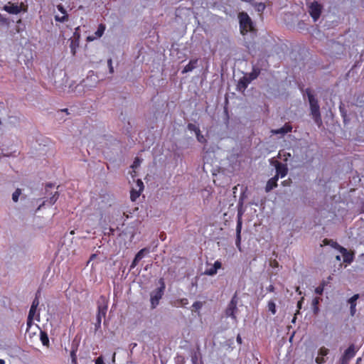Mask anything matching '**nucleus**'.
<instances>
[{
    "instance_id": "42",
    "label": "nucleus",
    "mask_w": 364,
    "mask_h": 364,
    "mask_svg": "<svg viewBox=\"0 0 364 364\" xmlns=\"http://www.w3.org/2000/svg\"><path fill=\"white\" fill-rule=\"evenodd\" d=\"M38 304H39L38 299V298H35L34 300L33 301V303H32L31 307H33V309H37V307H38Z\"/></svg>"
},
{
    "instance_id": "16",
    "label": "nucleus",
    "mask_w": 364,
    "mask_h": 364,
    "mask_svg": "<svg viewBox=\"0 0 364 364\" xmlns=\"http://www.w3.org/2000/svg\"><path fill=\"white\" fill-rule=\"evenodd\" d=\"M279 178H277V176H274L272 177V178H270L267 183V185H266V187H265V191L267 193L269 192L270 191H272L273 188H274L275 187H277V181H278Z\"/></svg>"
},
{
    "instance_id": "30",
    "label": "nucleus",
    "mask_w": 364,
    "mask_h": 364,
    "mask_svg": "<svg viewBox=\"0 0 364 364\" xmlns=\"http://www.w3.org/2000/svg\"><path fill=\"white\" fill-rule=\"evenodd\" d=\"M141 163V160L140 159H139L138 157H136L134 159V161L132 165V168L133 169V171H134V169L137 168L140 166Z\"/></svg>"
},
{
    "instance_id": "52",
    "label": "nucleus",
    "mask_w": 364,
    "mask_h": 364,
    "mask_svg": "<svg viewBox=\"0 0 364 364\" xmlns=\"http://www.w3.org/2000/svg\"><path fill=\"white\" fill-rule=\"evenodd\" d=\"M297 306H298L299 309H300L301 308V301L298 302Z\"/></svg>"
},
{
    "instance_id": "51",
    "label": "nucleus",
    "mask_w": 364,
    "mask_h": 364,
    "mask_svg": "<svg viewBox=\"0 0 364 364\" xmlns=\"http://www.w3.org/2000/svg\"><path fill=\"white\" fill-rule=\"evenodd\" d=\"M237 342L238 343H240V344H241V343H242V338H241L240 335H237Z\"/></svg>"
},
{
    "instance_id": "6",
    "label": "nucleus",
    "mask_w": 364,
    "mask_h": 364,
    "mask_svg": "<svg viewBox=\"0 0 364 364\" xmlns=\"http://www.w3.org/2000/svg\"><path fill=\"white\" fill-rule=\"evenodd\" d=\"M237 301H235V299L233 298L229 303L228 306L225 311L226 316L236 320L235 312L237 311Z\"/></svg>"
},
{
    "instance_id": "1",
    "label": "nucleus",
    "mask_w": 364,
    "mask_h": 364,
    "mask_svg": "<svg viewBox=\"0 0 364 364\" xmlns=\"http://www.w3.org/2000/svg\"><path fill=\"white\" fill-rule=\"evenodd\" d=\"M307 94L311 108V114L315 123L318 127H320L322 124V120L321 117L320 109L319 105L318 104V101L310 92H309Z\"/></svg>"
},
{
    "instance_id": "26",
    "label": "nucleus",
    "mask_w": 364,
    "mask_h": 364,
    "mask_svg": "<svg viewBox=\"0 0 364 364\" xmlns=\"http://www.w3.org/2000/svg\"><path fill=\"white\" fill-rule=\"evenodd\" d=\"M320 299L318 297H316L312 301V306L314 314H317L318 311V305L319 304Z\"/></svg>"
},
{
    "instance_id": "45",
    "label": "nucleus",
    "mask_w": 364,
    "mask_h": 364,
    "mask_svg": "<svg viewBox=\"0 0 364 364\" xmlns=\"http://www.w3.org/2000/svg\"><path fill=\"white\" fill-rule=\"evenodd\" d=\"M95 364H105L102 356L98 357L95 360Z\"/></svg>"
},
{
    "instance_id": "4",
    "label": "nucleus",
    "mask_w": 364,
    "mask_h": 364,
    "mask_svg": "<svg viewBox=\"0 0 364 364\" xmlns=\"http://www.w3.org/2000/svg\"><path fill=\"white\" fill-rule=\"evenodd\" d=\"M332 246L333 247L339 250L340 252L342 255L343 260L344 262L350 264L353 262V255L352 253L348 252V250L346 248L340 246L337 242H334L332 243Z\"/></svg>"
},
{
    "instance_id": "15",
    "label": "nucleus",
    "mask_w": 364,
    "mask_h": 364,
    "mask_svg": "<svg viewBox=\"0 0 364 364\" xmlns=\"http://www.w3.org/2000/svg\"><path fill=\"white\" fill-rule=\"evenodd\" d=\"M250 83V80H249L247 76H244L239 80L237 83V90L240 91H244Z\"/></svg>"
},
{
    "instance_id": "20",
    "label": "nucleus",
    "mask_w": 364,
    "mask_h": 364,
    "mask_svg": "<svg viewBox=\"0 0 364 364\" xmlns=\"http://www.w3.org/2000/svg\"><path fill=\"white\" fill-rule=\"evenodd\" d=\"M58 196L55 193L54 194L47 202L50 205H53L58 200ZM46 201H43L41 204L39 205L36 210H39L43 205H46Z\"/></svg>"
},
{
    "instance_id": "22",
    "label": "nucleus",
    "mask_w": 364,
    "mask_h": 364,
    "mask_svg": "<svg viewBox=\"0 0 364 364\" xmlns=\"http://www.w3.org/2000/svg\"><path fill=\"white\" fill-rule=\"evenodd\" d=\"M141 191L136 190V188H132L130 192V198L132 201H135L140 196Z\"/></svg>"
},
{
    "instance_id": "9",
    "label": "nucleus",
    "mask_w": 364,
    "mask_h": 364,
    "mask_svg": "<svg viewBox=\"0 0 364 364\" xmlns=\"http://www.w3.org/2000/svg\"><path fill=\"white\" fill-rule=\"evenodd\" d=\"M221 266L222 264L220 262L215 261L213 265L205 270L204 274L209 276H213L217 273L218 270L221 268Z\"/></svg>"
},
{
    "instance_id": "12",
    "label": "nucleus",
    "mask_w": 364,
    "mask_h": 364,
    "mask_svg": "<svg viewBox=\"0 0 364 364\" xmlns=\"http://www.w3.org/2000/svg\"><path fill=\"white\" fill-rule=\"evenodd\" d=\"M107 307L106 305H99L98 306V312L97 314V325L100 326L102 322V318H104L107 313Z\"/></svg>"
},
{
    "instance_id": "21",
    "label": "nucleus",
    "mask_w": 364,
    "mask_h": 364,
    "mask_svg": "<svg viewBox=\"0 0 364 364\" xmlns=\"http://www.w3.org/2000/svg\"><path fill=\"white\" fill-rule=\"evenodd\" d=\"M40 339L43 346H48L49 345L48 336L46 332L41 331Z\"/></svg>"
},
{
    "instance_id": "27",
    "label": "nucleus",
    "mask_w": 364,
    "mask_h": 364,
    "mask_svg": "<svg viewBox=\"0 0 364 364\" xmlns=\"http://www.w3.org/2000/svg\"><path fill=\"white\" fill-rule=\"evenodd\" d=\"M21 194V190L20 188H17L12 194V200H14V202H17L18 200V198Z\"/></svg>"
},
{
    "instance_id": "39",
    "label": "nucleus",
    "mask_w": 364,
    "mask_h": 364,
    "mask_svg": "<svg viewBox=\"0 0 364 364\" xmlns=\"http://www.w3.org/2000/svg\"><path fill=\"white\" fill-rule=\"evenodd\" d=\"M36 310H37L36 309H33V307H31L28 317L33 318L36 315Z\"/></svg>"
},
{
    "instance_id": "54",
    "label": "nucleus",
    "mask_w": 364,
    "mask_h": 364,
    "mask_svg": "<svg viewBox=\"0 0 364 364\" xmlns=\"http://www.w3.org/2000/svg\"><path fill=\"white\" fill-rule=\"evenodd\" d=\"M336 259L337 261H340L341 260V255H337L336 257Z\"/></svg>"
},
{
    "instance_id": "37",
    "label": "nucleus",
    "mask_w": 364,
    "mask_h": 364,
    "mask_svg": "<svg viewBox=\"0 0 364 364\" xmlns=\"http://www.w3.org/2000/svg\"><path fill=\"white\" fill-rule=\"evenodd\" d=\"M323 288H324L323 285H321V286L317 287L315 289V293L318 294V295H321L323 294Z\"/></svg>"
},
{
    "instance_id": "31",
    "label": "nucleus",
    "mask_w": 364,
    "mask_h": 364,
    "mask_svg": "<svg viewBox=\"0 0 364 364\" xmlns=\"http://www.w3.org/2000/svg\"><path fill=\"white\" fill-rule=\"evenodd\" d=\"M259 73V71L254 69L253 71L249 74V76L247 77L249 78V80H250V82H251L252 80L257 78Z\"/></svg>"
},
{
    "instance_id": "19",
    "label": "nucleus",
    "mask_w": 364,
    "mask_h": 364,
    "mask_svg": "<svg viewBox=\"0 0 364 364\" xmlns=\"http://www.w3.org/2000/svg\"><path fill=\"white\" fill-rule=\"evenodd\" d=\"M70 52L73 55H75L76 54L77 49L79 47L80 41L73 39V38H70Z\"/></svg>"
},
{
    "instance_id": "56",
    "label": "nucleus",
    "mask_w": 364,
    "mask_h": 364,
    "mask_svg": "<svg viewBox=\"0 0 364 364\" xmlns=\"http://www.w3.org/2000/svg\"><path fill=\"white\" fill-rule=\"evenodd\" d=\"M296 319V316H294V317L293 318V319H292L291 322H292V323H295Z\"/></svg>"
},
{
    "instance_id": "49",
    "label": "nucleus",
    "mask_w": 364,
    "mask_h": 364,
    "mask_svg": "<svg viewBox=\"0 0 364 364\" xmlns=\"http://www.w3.org/2000/svg\"><path fill=\"white\" fill-rule=\"evenodd\" d=\"M267 290L273 292L274 291V287L272 284H270L268 287H267Z\"/></svg>"
},
{
    "instance_id": "40",
    "label": "nucleus",
    "mask_w": 364,
    "mask_h": 364,
    "mask_svg": "<svg viewBox=\"0 0 364 364\" xmlns=\"http://www.w3.org/2000/svg\"><path fill=\"white\" fill-rule=\"evenodd\" d=\"M139 261H140L139 259H136V257L135 256L134 260L132 261V262L130 265V269H134L137 265V264Z\"/></svg>"
},
{
    "instance_id": "17",
    "label": "nucleus",
    "mask_w": 364,
    "mask_h": 364,
    "mask_svg": "<svg viewBox=\"0 0 364 364\" xmlns=\"http://www.w3.org/2000/svg\"><path fill=\"white\" fill-rule=\"evenodd\" d=\"M357 352L355 345L351 344L344 352L343 355L350 360L353 358Z\"/></svg>"
},
{
    "instance_id": "18",
    "label": "nucleus",
    "mask_w": 364,
    "mask_h": 364,
    "mask_svg": "<svg viewBox=\"0 0 364 364\" xmlns=\"http://www.w3.org/2000/svg\"><path fill=\"white\" fill-rule=\"evenodd\" d=\"M198 64V59L191 60L188 65H186L183 70H182V73H186L188 72H191L194 68H196Z\"/></svg>"
},
{
    "instance_id": "24",
    "label": "nucleus",
    "mask_w": 364,
    "mask_h": 364,
    "mask_svg": "<svg viewBox=\"0 0 364 364\" xmlns=\"http://www.w3.org/2000/svg\"><path fill=\"white\" fill-rule=\"evenodd\" d=\"M149 252V250L148 248H143L139 250L136 255V259L141 260L145 255V254H148Z\"/></svg>"
},
{
    "instance_id": "33",
    "label": "nucleus",
    "mask_w": 364,
    "mask_h": 364,
    "mask_svg": "<svg viewBox=\"0 0 364 364\" xmlns=\"http://www.w3.org/2000/svg\"><path fill=\"white\" fill-rule=\"evenodd\" d=\"M79 30H80V27L78 26L75 28V32L73 33V35L70 38H73V39L80 41V34Z\"/></svg>"
},
{
    "instance_id": "47",
    "label": "nucleus",
    "mask_w": 364,
    "mask_h": 364,
    "mask_svg": "<svg viewBox=\"0 0 364 364\" xmlns=\"http://www.w3.org/2000/svg\"><path fill=\"white\" fill-rule=\"evenodd\" d=\"M33 318H30V317H28V319H27V326H28V327H31V325H32V323H33Z\"/></svg>"
},
{
    "instance_id": "55",
    "label": "nucleus",
    "mask_w": 364,
    "mask_h": 364,
    "mask_svg": "<svg viewBox=\"0 0 364 364\" xmlns=\"http://www.w3.org/2000/svg\"><path fill=\"white\" fill-rule=\"evenodd\" d=\"M0 364H5V360L3 359H0Z\"/></svg>"
},
{
    "instance_id": "50",
    "label": "nucleus",
    "mask_w": 364,
    "mask_h": 364,
    "mask_svg": "<svg viewBox=\"0 0 364 364\" xmlns=\"http://www.w3.org/2000/svg\"><path fill=\"white\" fill-rule=\"evenodd\" d=\"M6 21V19L0 14V23H5Z\"/></svg>"
},
{
    "instance_id": "36",
    "label": "nucleus",
    "mask_w": 364,
    "mask_h": 364,
    "mask_svg": "<svg viewBox=\"0 0 364 364\" xmlns=\"http://www.w3.org/2000/svg\"><path fill=\"white\" fill-rule=\"evenodd\" d=\"M55 19L56 21L64 22L68 19V15H63L62 16H55Z\"/></svg>"
},
{
    "instance_id": "2",
    "label": "nucleus",
    "mask_w": 364,
    "mask_h": 364,
    "mask_svg": "<svg viewBox=\"0 0 364 364\" xmlns=\"http://www.w3.org/2000/svg\"><path fill=\"white\" fill-rule=\"evenodd\" d=\"M159 284L160 285L159 287H158L156 289H155L151 293L150 301L151 308L153 309L156 308V306L159 304V301L161 299L166 288L164 279H160L159 281Z\"/></svg>"
},
{
    "instance_id": "14",
    "label": "nucleus",
    "mask_w": 364,
    "mask_h": 364,
    "mask_svg": "<svg viewBox=\"0 0 364 364\" xmlns=\"http://www.w3.org/2000/svg\"><path fill=\"white\" fill-rule=\"evenodd\" d=\"M3 9L11 14H18L21 11V8L16 4L5 5Z\"/></svg>"
},
{
    "instance_id": "5",
    "label": "nucleus",
    "mask_w": 364,
    "mask_h": 364,
    "mask_svg": "<svg viewBox=\"0 0 364 364\" xmlns=\"http://www.w3.org/2000/svg\"><path fill=\"white\" fill-rule=\"evenodd\" d=\"M309 13L313 18L314 21L316 22L320 17L321 13V6L317 2L314 1L309 6Z\"/></svg>"
},
{
    "instance_id": "29",
    "label": "nucleus",
    "mask_w": 364,
    "mask_h": 364,
    "mask_svg": "<svg viewBox=\"0 0 364 364\" xmlns=\"http://www.w3.org/2000/svg\"><path fill=\"white\" fill-rule=\"evenodd\" d=\"M196 138H197V140L201 143V144H205L206 142V139L204 137V136L203 134H201L200 133V130H199V132H197L196 134Z\"/></svg>"
},
{
    "instance_id": "32",
    "label": "nucleus",
    "mask_w": 364,
    "mask_h": 364,
    "mask_svg": "<svg viewBox=\"0 0 364 364\" xmlns=\"http://www.w3.org/2000/svg\"><path fill=\"white\" fill-rule=\"evenodd\" d=\"M203 306V303L201 301H196L193 304L192 308L194 311H199Z\"/></svg>"
},
{
    "instance_id": "41",
    "label": "nucleus",
    "mask_w": 364,
    "mask_h": 364,
    "mask_svg": "<svg viewBox=\"0 0 364 364\" xmlns=\"http://www.w3.org/2000/svg\"><path fill=\"white\" fill-rule=\"evenodd\" d=\"M350 359L346 355H343L342 358H341V364H348Z\"/></svg>"
},
{
    "instance_id": "43",
    "label": "nucleus",
    "mask_w": 364,
    "mask_h": 364,
    "mask_svg": "<svg viewBox=\"0 0 364 364\" xmlns=\"http://www.w3.org/2000/svg\"><path fill=\"white\" fill-rule=\"evenodd\" d=\"M70 356L72 358V360L73 363L76 362V350L75 349H73L70 353Z\"/></svg>"
},
{
    "instance_id": "34",
    "label": "nucleus",
    "mask_w": 364,
    "mask_h": 364,
    "mask_svg": "<svg viewBox=\"0 0 364 364\" xmlns=\"http://www.w3.org/2000/svg\"><path fill=\"white\" fill-rule=\"evenodd\" d=\"M188 129L190 131L194 132L196 134L197 132H199V130H200V129L198 127H196L195 124H191V123L188 124Z\"/></svg>"
},
{
    "instance_id": "8",
    "label": "nucleus",
    "mask_w": 364,
    "mask_h": 364,
    "mask_svg": "<svg viewBox=\"0 0 364 364\" xmlns=\"http://www.w3.org/2000/svg\"><path fill=\"white\" fill-rule=\"evenodd\" d=\"M275 168L277 172L275 176H277V178L279 177L284 178L287 174L288 168L286 164L276 161Z\"/></svg>"
},
{
    "instance_id": "58",
    "label": "nucleus",
    "mask_w": 364,
    "mask_h": 364,
    "mask_svg": "<svg viewBox=\"0 0 364 364\" xmlns=\"http://www.w3.org/2000/svg\"><path fill=\"white\" fill-rule=\"evenodd\" d=\"M94 257H95V255H92V257H91V259H92Z\"/></svg>"
},
{
    "instance_id": "53",
    "label": "nucleus",
    "mask_w": 364,
    "mask_h": 364,
    "mask_svg": "<svg viewBox=\"0 0 364 364\" xmlns=\"http://www.w3.org/2000/svg\"><path fill=\"white\" fill-rule=\"evenodd\" d=\"M361 361V358H358L356 360V363L355 364H359L360 362Z\"/></svg>"
},
{
    "instance_id": "48",
    "label": "nucleus",
    "mask_w": 364,
    "mask_h": 364,
    "mask_svg": "<svg viewBox=\"0 0 364 364\" xmlns=\"http://www.w3.org/2000/svg\"><path fill=\"white\" fill-rule=\"evenodd\" d=\"M191 360H192V364H198V358H197L196 355L192 356Z\"/></svg>"
},
{
    "instance_id": "13",
    "label": "nucleus",
    "mask_w": 364,
    "mask_h": 364,
    "mask_svg": "<svg viewBox=\"0 0 364 364\" xmlns=\"http://www.w3.org/2000/svg\"><path fill=\"white\" fill-rule=\"evenodd\" d=\"M358 298L359 295L355 294L348 299V304H350V311L351 316H354L356 312V301Z\"/></svg>"
},
{
    "instance_id": "38",
    "label": "nucleus",
    "mask_w": 364,
    "mask_h": 364,
    "mask_svg": "<svg viewBox=\"0 0 364 364\" xmlns=\"http://www.w3.org/2000/svg\"><path fill=\"white\" fill-rule=\"evenodd\" d=\"M325 362V358L323 356L318 354V356L316 358V363L318 364H321Z\"/></svg>"
},
{
    "instance_id": "10",
    "label": "nucleus",
    "mask_w": 364,
    "mask_h": 364,
    "mask_svg": "<svg viewBox=\"0 0 364 364\" xmlns=\"http://www.w3.org/2000/svg\"><path fill=\"white\" fill-rule=\"evenodd\" d=\"M241 230H242V220L241 215H238V220L236 227V245L240 249L241 242Z\"/></svg>"
},
{
    "instance_id": "28",
    "label": "nucleus",
    "mask_w": 364,
    "mask_h": 364,
    "mask_svg": "<svg viewBox=\"0 0 364 364\" xmlns=\"http://www.w3.org/2000/svg\"><path fill=\"white\" fill-rule=\"evenodd\" d=\"M134 188H136V190L142 192L144 190V183L140 179H137L136 181V186L134 187Z\"/></svg>"
},
{
    "instance_id": "3",
    "label": "nucleus",
    "mask_w": 364,
    "mask_h": 364,
    "mask_svg": "<svg viewBox=\"0 0 364 364\" xmlns=\"http://www.w3.org/2000/svg\"><path fill=\"white\" fill-rule=\"evenodd\" d=\"M240 27L242 34L245 35L252 28V23L251 18L245 12L239 14Z\"/></svg>"
},
{
    "instance_id": "59",
    "label": "nucleus",
    "mask_w": 364,
    "mask_h": 364,
    "mask_svg": "<svg viewBox=\"0 0 364 364\" xmlns=\"http://www.w3.org/2000/svg\"><path fill=\"white\" fill-rule=\"evenodd\" d=\"M115 353L113 354V360H114Z\"/></svg>"
},
{
    "instance_id": "57",
    "label": "nucleus",
    "mask_w": 364,
    "mask_h": 364,
    "mask_svg": "<svg viewBox=\"0 0 364 364\" xmlns=\"http://www.w3.org/2000/svg\"><path fill=\"white\" fill-rule=\"evenodd\" d=\"M36 319H37L38 321H39V314H38V315H37V318H36Z\"/></svg>"
},
{
    "instance_id": "44",
    "label": "nucleus",
    "mask_w": 364,
    "mask_h": 364,
    "mask_svg": "<svg viewBox=\"0 0 364 364\" xmlns=\"http://www.w3.org/2000/svg\"><path fill=\"white\" fill-rule=\"evenodd\" d=\"M57 8L58 11L63 14V15H67L65 9L61 4L58 5Z\"/></svg>"
},
{
    "instance_id": "23",
    "label": "nucleus",
    "mask_w": 364,
    "mask_h": 364,
    "mask_svg": "<svg viewBox=\"0 0 364 364\" xmlns=\"http://www.w3.org/2000/svg\"><path fill=\"white\" fill-rule=\"evenodd\" d=\"M254 7L255 9L258 11V12H262L264 9H265V4L264 3H255L254 4L253 1L252 3H250Z\"/></svg>"
},
{
    "instance_id": "11",
    "label": "nucleus",
    "mask_w": 364,
    "mask_h": 364,
    "mask_svg": "<svg viewBox=\"0 0 364 364\" xmlns=\"http://www.w3.org/2000/svg\"><path fill=\"white\" fill-rule=\"evenodd\" d=\"M291 130H292V127L289 124L287 123L282 127H281L279 129L271 130V133L272 134L284 135L289 132H291Z\"/></svg>"
},
{
    "instance_id": "35",
    "label": "nucleus",
    "mask_w": 364,
    "mask_h": 364,
    "mask_svg": "<svg viewBox=\"0 0 364 364\" xmlns=\"http://www.w3.org/2000/svg\"><path fill=\"white\" fill-rule=\"evenodd\" d=\"M328 353V349L325 347H321L318 350V354L325 357Z\"/></svg>"
},
{
    "instance_id": "25",
    "label": "nucleus",
    "mask_w": 364,
    "mask_h": 364,
    "mask_svg": "<svg viewBox=\"0 0 364 364\" xmlns=\"http://www.w3.org/2000/svg\"><path fill=\"white\" fill-rule=\"evenodd\" d=\"M268 310L274 315L277 312L276 304L274 301H269L267 304Z\"/></svg>"
},
{
    "instance_id": "46",
    "label": "nucleus",
    "mask_w": 364,
    "mask_h": 364,
    "mask_svg": "<svg viewBox=\"0 0 364 364\" xmlns=\"http://www.w3.org/2000/svg\"><path fill=\"white\" fill-rule=\"evenodd\" d=\"M107 63H108V65L109 67V72L111 73H112L114 72V70H113V67H112V60L111 59L108 60Z\"/></svg>"
},
{
    "instance_id": "7",
    "label": "nucleus",
    "mask_w": 364,
    "mask_h": 364,
    "mask_svg": "<svg viewBox=\"0 0 364 364\" xmlns=\"http://www.w3.org/2000/svg\"><path fill=\"white\" fill-rule=\"evenodd\" d=\"M105 29H106L105 25L100 23L98 26V28H97V31L95 32L94 35L89 36L87 37V41H93L97 38H100L104 34Z\"/></svg>"
}]
</instances>
